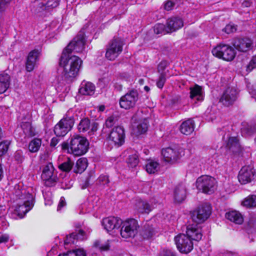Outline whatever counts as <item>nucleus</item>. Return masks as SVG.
<instances>
[{
    "mask_svg": "<svg viewBox=\"0 0 256 256\" xmlns=\"http://www.w3.org/2000/svg\"><path fill=\"white\" fill-rule=\"evenodd\" d=\"M26 137H32L35 135L34 129L29 122H22L21 126Z\"/></svg>",
    "mask_w": 256,
    "mask_h": 256,
    "instance_id": "f704fd0d",
    "label": "nucleus"
},
{
    "mask_svg": "<svg viewBox=\"0 0 256 256\" xmlns=\"http://www.w3.org/2000/svg\"><path fill=\"white\" fill-rule=\"evenodd\" d=\"M7 2L6 0H0V13L2 12Z\"/></svg>",
    "mask_w": 256,
    "mask_h": 256,
    "instance_id": "052dcab7",
    "label": "nucleus"
},
{
    "mask_svg": "<svg viewBox=\"0 0 256 256\" xmlns=\"http://www.w3.org/2000/svg\"><path fill=\"white\" fill-rule=\"evenodd\" d=\"M98 124L96 122H90V120L88 118H85L80 120L78 125V130L80 132H88L90 135L94 134L98 128Z\"/></svg>",
    "mask_w": 256,
    "mask_h": 256,
    "instance_id": "6ab92c4d",
    "label": "nucleus"
},
{
    "mask_svg": "<svg viewBox=\"0 0 256 256\" xmlns=\"http://www.w3.org/2000/svg\"><path fill=\"white\" fill-rule=\"evenodd\" d=\"M9 240V237L7 234H3L0 236V244L6 242Z\"/></svg>",
    "mask_w": 256,
    "mask_h": 256,
    "instance_id": "bf43d9fd",
    "label": "nucleus"
},
{
    "mask_svg": "<svg viewBox=\"0 0 256 256\" xmlns=\"http://www.w3.org/2000/svg\"><path fill=\"white\" fill-rule=\"evenodd\" d=\"M190 96L191 99L198 102H202L204 98V94L202 86L195 84L194 86L190 88Z\"/></svg>",
    "mask_w": 256,
    "mask_h": 256,
    "instance_id": "a878e982",
    "label": "nucleus"
},
{
    "mask_svg": "<svg viewBox=\"0 0 256 256\" xmlns=\"http://www.w3.org/2000/svg\"><path fill=\"white\" fill-rule=\"evenodd\" d=\"M105 110V106L103 105L98 106V110L100 112H103Z\"/></svg>",
    "mask_w": 256,
    "mask_h": 256,
    "instance_id": "774afa93",
    "label": "nucleus"
},
{
    "mask_svg": "<svg viewBox=\"0 0 256 256\" xmlns=\"http://www.w3.org/2000/svg\"><path fill=\"white\" fill-rule=\"evenodd\" d=\"M126 162L129 166L132 168L136 167L139 162L138 154L135 153L130 155L126 160Z\"/></svg>",
    "mask_w": 256,
    "mask_h": 256,
    "instance_id": "a19ab883",
    "label": "nucleus"
},
{
    "mask_svg": "<svg viewBox=\"0 0 256 256\" xmlns=\"http://www.w3.org/2000/svg\"><path fill=\"white\" fill-rule=\"evenodd\" d=\"M212 54L226 61H232L236 56L234 50L230 46L220 44L214 48L212 51Z\"/></svg>",
    "mask_w": 256,
    "mask_h": 256,
    "instance_id": "39448f33",
    "label": "nucleus"
},
{
    "mask_svg": "<svg viewBox=\"0 0 256 256\" xmlns=\"http://www.w3.org/2000/svg\"><path fill=\"white\" fill-rule=\"evenodd\" d=\"M216 180L208 176H202L196 180V188L202 192L211 194L216 189Z\"/></svg>",
    "mask_w": 256,
    "mask_h": 256,
    "instance_id": "6e6552de",
    "label": "nucleus"
},
{
    "mask_svg": "<svg viewBox=\"0 0 256 256\" xmlns=\"http://www.w3.org/2000/svg\"><path fill=\"white\" fill-rule=\"evenodd\" d=\"M74 162L70 158H68L67 160L60 164L58 168L62 171L69 172L72 168Z\"/></svg>",
    "mask_w": 256,
    "mask_h": 256,
    "instance_id": "ea45409f",
    "label": "nucleus"
},
{
    "mask_svg": "<svg viewBox=\"0 0 256 256\" xmlns=\"http://www.w3.org/2000/svg\"><path fill=\"white\" fill-rule=\"evenodd\" d=\"M166 66V62H162L158 66V70H164Z\"/></svg>",
    "mask_w": 256,
    "mask_h": 256,
    "instance_id": "e2e57ef3",
    "label": "nucleus"
},
{
    "mask_svg": "<svg viewBox=\"0 0 256 256\" xmlns=\"http://www.w3.org/2000/svg\"><path fill=\"white\" fill-rule=\"evenodd\" d=\"M135 209L142 214H148L152 210L151 206L146 200L140 199L136 200Z\"/></svg>",
    "mask_w": 256,
    "mask_h": 256,
    "instance_id": "cd10ccee",
    "label": "nucleus"
},
{
    "mask_svg": "<svg viewBox=\"0 0 256 256\" xmlns=\"http://www.w3.org/2000/svg\"><path fill=\"white\" fill-rule=\"evenodd\" d=\"M124 42L118 37H114L108 43L106 52V58L110 60H114L121 54Z\"/></svg>",
    "mask_w": 256,
    "mask_h": 256,
    "instance_id": "20e7f679",
    "label": "nucleus"
},
{
    "mask_svg": "<svg viewBox=\"0 0 256 256\" xmlns=\"http://www.w3.org/2000/svg\"><path fill=\"white\" fill-rule=\"evenodd\" d=\"M120 76L122 80H128V78H130L129 74L126 72L121 74Z\"/></svg>",
    "mask_w": 256,
    "mask_h": 256,
    "instance_id": "0e129e2a",
    "label": "nucleus"
},
{
    "mask_svg": "<svg viewBox=\"0 0 256 256\" xmlns=\"http://www.w3.org/2000/svg\"><path fill=\"white\" fill-rule=\"evenodd\" d=\"M242 134L245 137L250 136L256 132V124L244 122L241 128Z\"/></svg>",
    "mask_w": 256,
    "mask_h": 256,
    "instance_id": "7c9ffc66",
    "label": "nucleus"
},
{
    "mask_svg": "<svg viewBox=\"0 0 256 256\" xmlns=\"http://www.w3.org/2000/svg\"><path fill=\"white\" fill-rule=\"evenodd\" d=\"M251 5V2L249 0H245L242 4V6L244 7H249Z\"/></svg>",
    "mask_w": 256,
    "mask_h": 256,
    "instance_id": "69168bd1",
    "label": "nucleus"
},
{
    "mask_svg": "<svg viewBox=\"0 0 256 256\" xmlns=\"http://www.w3.org/2000/svg\"><path fill=\"white\" fill-rule=\"evenodd\" d=\"M74 120V117L66 114L54 127V132L56 136L63 137L71 130Z\"/></svg>",
    "mask_w": 256,
    "mask_h": 256,
    "instance_id": "423d86ee",
    "label": "nucleus"
},
{
    "mask_svg": "<svg viewBox=\"0 0 256 256\" xmlns=\"http://www.w3.org/2000/svg\"><path fill=\"white\" fill-rule=\"evenodd\" d=\"M232 44L238 51L246 52L252 48L253 42L249 38H236L234 40Z\"/></svg>",
    "mask_w": 256,
    "mask_h": 256,
    "instance_id": "a211bd4d",
    "label": "nucleus"
},
{
    "mask_svg": "<svg viewBox=\"0 0 256 256\" xmlns=\"http://www.w3.org/2000/svg\"><path fill=\"white\" fill-rule=\"evenodd\" d=\"M162 154L164 161L174 164L184 156V150L182 148L169 147L163 148L162 150Z\"/></svg>",
    "mask_w": 256,
    "mask_h": 256,
    "instance_id": "1a4fd4ad",
    "label": "nucleus"
},
{
    "mask_svg": "<svg viewBox=\"0 0 256 256\" xmlns=\"http://www.w3.org/2000/svg\"><path fill=\"white\" fill-rule=\"evenodd\" d=\"M175 4L172 0H168L166 1L164 4V8L166 10H172Z\"/></svg>",
    "mask_w": 256,
    "mask_h": 256,
    "instance_id": "5fc2aeb1",
    "label": "nucleus"
},
{
    "mask_svg": "<svg viewBox=\"0 0 256 256\" xmlns=\"http://www.w3.org/2000/svg\"><path fill=\"white\" fill-rule=\"evenodd\" d=\"M42 144V140L40 138H35L32 140L28 144V150L31 152H37Z\"/></svg>",
    "mask_w": 256,
    "mask_h": 256,
    "instance_id": "4c0bfd02",
    "label": "nucleus"
},
{
    "mask_svg": "<svg viewBox=\"0 0 256 256\" xmlns=\"http://www.w3.org/2000/svg\"><path fill=\"white\" fill-rule=\"evenodd\" d=\"M186 232V236L192 240L198 241L201 240L202 236L201 228L198 224L195 222L187 226Z\"/></svg>",
    "mask_w": 256,
    "mask_h": 256,
    "instance_id": "aec40b11",
    "label": "nucleus"
},
{
    "mask_svg": "<svg viewBox=\"0 0 256 256\" xmlns=\"http://www.w3.org/2000/svg\"><path fill=\"white\" fill-rule=\"evenodd\" d=\"M154 231L152 228L148 227L144 228V229L142 232V234L144 238H151L154 234Z\"/></svg>",
    "mask_w": 256,
    "mask_h": 256,
    "instance_id": "49530a36",
    "label": "nucleus"
},
{
    "mask_svg": "<svg viewBox=\"0 0 256 256\" xmlns=\"http://www.w3.org/2000/svg\"><path fill=\"white\" fill-rule=\"evenodd\" d=\"M114 118L113 117H109L106 120V121L105 124L106 127L110 128L113 126L114 122Z\"/></svg>",
    "mask_w": 256,
    "mask_h": 256,
    "instance_id": "13d9d810",
    "label": "nucleus"
},
{
    "mask_svg": "<svg viewBox=\"0 0 256 256\" xmlns=\"http://www.w3.org/2000/svg\"><path fill=\"white\" fill-rule=\"evenodd\" d=\"M154 30L156 34H166L168 33L167 30V28L162 24H157L154 28Z\"/></svg>",
    "mask_w": 256,
    "mask_h": 256,
    "instance_id": "37998d69",
    "label": "nucleus"
},
{
    "mask_svg": "<svg viewBox=\"0 0 256 256\" xmlns=\"http://www.w3.org/2000/svg\"><path fill=\"white\" fill-rule=\"evenodd\" d=\"M159 168V164L152 160H150L146 165V170L149 174H154Z\"/></svg>",
    "mask_w": 256,
    "mask_h": 256,
    "instance_id": "e433bc0d",
    "label": "nucleus"
},
{
    "mask_svg": "<svg viewBox=\"0 0 256 256\" xmlns=\"http://www.w3.org/2000/svg\"><path fill=\"white\" fill-rule=\"evenodd\" d=\"M124 131L120 126L114 128L109 135V139L112 142L114 145L122 146L124 142Z\"/></svg>",
    "mask_w": 256,
    "mask_h": 256,
    "instance_id": "f3484780",
    "label": "nucleus"
},
{
    "mask_svg": "<svg viewBox=\"0 0 256 256\" xmlns=\"http://www.w3.org/2000/svg\"><path fill=\"white\" fill-rule=\"evenodd\" d=\"M40 54V52L38 50H34L30 52L26 62V70L27 71L31 72L34 70Z\"/></svg>",
    "mask_w": 256,
    "mask_h": 256,
    "instance_id": "b1692460",
    "label": "nucleus"
},
{
    "mask_svg": "<svg viewBox=\"0 0 256 256\" xmlns=\"http://www.w3.org/2000/svg\"><path fill=\"white\" fill-rule=\"evenodd\" d=\"M58 256H86L85 252L82 249L70 251L66 254H60Z\"/></svg>",
    "mask_w": 256,
    "mask_h": 256,
    "instance_id": "c03bdc74",
    "label": "nucleus"
},
{
    "mask_svg": "<svg viewBox=\"0 0 256 256\" xmlns=\"http://www.w3.org/2000/svg\"><path fill=\"white\" fill-rule=\"evenodd\" d=\"M59 140L56 137L52 138L50 142V146H55L58 142Z\"/></svg>",
    "mask_w": 256,
    "mask_h": 256,
    "instance_id": "680f3d73",
    "label": "nucleus"
},
{
    "mask_svg": "<svg viewBox=\"0 0 256 256\" xmlns=\"http://www.w3.org/2000/svg\"><path fill=\"white\" fill-rule=\"evenodd\" d=\"M236 26L232 24H228L224 28V30L227 34H230L236 32Z\"/></svg>",
    "mask_w": 256,
    "mask_h": 256,
    "instance_id": "603ef678",
    "label": "nucleus"
},
{
    "mask_svg": "<svg viewBox=\"0 0 256 256\" xmlns=\"http://www.w3.org/2000/svg\"><path fill=\"white\" fill-rule=\"evenodd\" d=\"M166 24L168 32L171 33L182 28L184 22L179 17H172L168 19Z\"/></svg>",
    "mask_w": 256,
    "mask_h": 256,
    "instance_id": "4be33fe9",
    "label": "nucleus"
},
{
    "mask_svg": "<svg viewBox=\"0 0 256 256\" xmlns=\"http://www.w3.org/2000/svg\"><path fill=\"white\" fill-rule=\"evenodd\" d=\"M132 132L136 136L145 133L148 128V121L146 119L141 120L133 125Z\"/></svg>",
    "mask_w": 256,
    "mask_h": 256,
    "instance_id": "bb28decb",
    "label": "nucleus"
},
{
    "mask_svg": "<svg viewBox=\"0 0 256 256\" xmlns=\"http://www.w3.org/2000/svg\"><path fill=\"white\" fill-rule=\"evenodd\" d=\"M178 249L181 252H190L193 248L192 240L186 234H180L174 238Z\"/></svg>",
    "mask_w": 256,
    "mask_h": 256,
    "instance_id": "ddd939ff",
    "label": "nucleus"
},
{
    "mask_svg": "<svg viewBox=\"0 0 256 256\" xmlns=\"http://www.w3.org/2000/svg\"><path fill=\"white\" fill-rule=\"evenodd\" d=\"M58 4V0H36L34 3L33 10L36 13L48 11L56 8Z\"/></svg>",
    "mask_w": 256,
    "mask_h": 256,
    "instance_id": "4468645a",
    "label": "nucleus"
},
{
    "mask_svg": "<svg viewBox=\"0 0 256 256\" xmlns=\"http://www.w3.org/2000/svg\"><path fill=\"white\" fill-rule=\"evenodd\" d=\"M88 142L86 139L80 136H74L70 144L66 142L62 144V148L68 153L75 156H80L84 154L88 150Z\"/></svg>",
    "mask_w": 256,
    "mask_h": 256,
    "instance_id": "f03ea898",
    "label": "nucleus"
},
{
    "mask_svg": "<svg viewBox=\"0 0 256 256\" xmlns=\"http://www.w3.org/2000/svg\"><path fill=\"white\" fill-rule=\"evenodd\" d=\"M122 224V220L116 217H108L102 220V224L108 232L118 228Z\"/></svg>",
    "mask_w": 256,
    "mask_h": 256,
    "instance_id": "412c9836",
    "label": "nucleus"
},
{
    "mask_svg": "<svg viewBox=\"0 0 256 256\" xmlns=\"http://www.w3.org/2000/svg\"><path fill=\"white\" fill-rule=\"evenodd\" d=\"M138 98V91L132 90L120 98V105L122 108L126 110L130 109L134 106Z\"/></svg>",
    "mask_w": 256,
    "mask_h": 256,
    "instance_id": "f8f14e48",
    "label": "nucleus"
},
{
    "mask_svg": "<svg viewBox=\"0 0 256 256\" xmlns=\"http://www.w3.org/2000/svg\"><path fill=\"white\" fill-rule=\"evenodd\" d=\"M34 204L33 195L28 194L26 199L20 202L16 206L15 208L10 213V216L12 218L18 219L22 218L24 216L30 211Z\"/></svg>",
    "mask_w": 256,
    "mask_h": 256,
    "instance_id": "7ed1b4c3",
    "label": "nucleus"
},
{
    "mask_svg": "<svg viewBox=\"0 0 256 256\" xmlns=\"http://www.w3.org/2000/svg\"><path fill=\"white\" fill-rule=\"evenodd\" d=\"M256 68V54L254 56L247 66L246 70L250 72L254 68Z\"/></svg>",
    "mask_w": 256,
    "mask_h": 256,
    "instance_id": "3c124183",
    "label": "nucleus"
},
{
    "mask_svg": "<svg viewBox=\"0 0 256 256\" xmlns=\"http://www.w3.org/2000/svg\"><path fill=\"white\" fill-rule=\"evenodd\" d=\"M97 182L100 185L105 186L108 184L110 181L107 176L100 175L98 178Z\"/></svg>",
    "mask_w": 256,
    "mask_h": 256,
    "instance_id": "8fccbe9b",
    "label": "nucleus"
},
{
    "mask_svg": "<svg viewBox=\"0 0 256 256\" xmlns=\"http://www.w3.org/2000/svg\"><path fill=\"white\" fill-rule=\"evenodd\" d=\"M95 91V85L84 80L81 82L78 89L79 94L82 96H92L94 94Z\"/></svg>",
    "mask_w": 256,
    "mask_h": 256,
    "instance_id": "5701e85b",
    "label": "nucleus"
},
{
    "mask_svg": "<svg viewBox=\"0 0 256 256\" xmlns=\"http://www.w3.org/2000/svg\"><path fill=\"white\" fill-rule=\"evenodd\" d=\"M159 256H176V253L170 250H164L159 255Z\"/></svg>",
    "mask_w": 256,
    "mask_h": 256,
    "instance_id": "6e6d98bb",
    "label": "nucleus"
},
{
    "mask_svg": "<svg viewBox=\"0 0 256 256\" xmlns=\"http://www.w3.org/2000/svg\"><path fill=\"white\" fill-rule=\"evenodd\" d=\"M242 204L247 208L256 206V196H248L242 202Z\"/></svg>",
    "mask_w": 256,
    "mask_h": 256,
    "instance_id": "58836bf2",
    "label": "nucleus"
},
{
    "mask_svg": "<svg viewBox=\"0 0 256 256\" xmlns=\"http://www.w3.org/2000/svg\"><path fill=\"white\" fill-rule=\"evenodd\" d=\"M226 218L236 224H241L243 222L242 214L236 211H232L226 214Z\"/></svg>",
    "mask_w": 256,
    "mask_h": 256,
    "instance_id": "473e14b6",
    "label": "nucleus"
},
{
    "mask_svg": "<svg viewBox=\"0 0 256 256\" xmlns=\"http://www.w3.org/2000/svg\"><path fill=\"white\" fill-rule=\"evenodd\" d=\"M238 92L234 88H228L221 96L220 102L226 106L232 105L238 98Z\"/></svg>",
    "mask_w": 256,
    "mask_h": 256,
    "instance_id": "2eb2a0df",
    "label": "nucleus"
},
{
    "mask_svg": "<svg viewBox=\"0 0 256 256\" xmlns=\"http://www.w3.org/2000/svg\"><path fill=\"white\" fill-rule=\"evenodd\" d=\"M224 256H238V254L236 252H228Z\"/></svg>",
    "mask_w": 256,
    "mask_h": 256,
    "instance_id": "338daca9",
    "label": "nucleus"
},
{
    "mask_svg": "<svg viewBox=\"0 0 256 256\" xmlns=\"http://www.w3.org/2000/svg\"><path fill=\"white\" fill-rule=\"evenodd\" d=\"M254 170L252 166H244L239 172L238 180L242 184H246L250 182L254 175Z\"/></svg>",
    "mask_w": 256,
    "mask_h": 256,
    "instance_id": "dca6fc26",
    "label": "nucleus"
},
{
    "mask_svg": "<svg viewBox=\"0 0 256 256\" xmlns=\"http://www.w3.org/2000/svg\"><path fill=\"white\" fill-rule=\"evenodd\" d=\"M14 189L15 190V192H14V194L16 197H18L20 200L26 199V195L28 193L26 194L25 190H21L20 188V186L18 184H16L14 186Z\"/></svg>",
    "mask_w": 256,
    "mask_h": 256,
    "instance_id": "79ce46f5",
    "label": "nucleus"
},
{
    "mask_svg": "<svg viewBox=\"0 0 256 256\" xmlns=\"http://www.w3.org/2000/svg\"><path fill=\"white\" fill-rule=\"evenodd\" d=\"M226 146L232 152H236L240 149L238 140L236 137H230L228 138Z\"/></svg>",
    "mask_w": 256,
    "mask_h": 256,
    "instance_id": "72a5a7b5",
    "label": "nucleus"
},
{
    "mask_svg": "<svg viewBox=\"0 0 256 256\" xmlns=\"http://www.w3.org/2000/svg\"><path fill=\"white\" fill-rule=\"evenodd\" d=\"M10 78L7 74H0V94L6 92L10 84Z\"/></svg>",
    "mask_w": 256,
    "mask_h": 256,
    "instance_id": "c756f323",
    "label": "nucleus"
},
{
    "mask_svg": "<svg viewBox=\"0 0 256 256\" xmlns=\"http://www.w3.org/2000/svg\"><path fill=\"white\" fill-rule=\"evenodd\" d=\"M14 158L15 160L18 162H22L24 159L22 152L20 150L16 151L14 154Z\"/></svg>",
    "mask_w": 256,
    "mask_h": 256,
    "instance_id": "864d4df0",
    "label": "nucleus"
},
{
    "mask_svg": "<svg viewBox=\"0 0 256 256\" xmlns=\"http://www.w3.org/2000/svg\"><path fill=\"white\" fill-rule=\"evenodd\" d=\"M10 142L8 140H4L0 142V156L5 154L8 152Z\"/></svg>",
    "mask_w": 256,
    "mask_h": 256,
    "instance_id": "a18cd8bd",
    "label": "nucleus"
},
{
    "mask_svg": "<svg viewBox=\"0 0 256 256\" xmlns=\"http://www.w3.org/2000/svg\"><path fill=\"white\" fill-rule=\"evenodd\" d=\"M84 38L80 33L71 41L63 50L60 60V65L64 69V75L66 78H74L78 74L82 64L81 59L76 56L70 57L72 52L79 53L84 48Z\"/></svg>",
    "mask_w": 256,
    "mask_h": 256,
    "instance_id": "f257e3e1",
    "label": "nucleus"
},
{
    "mask_svg": "<svg viewBox=\"0 0 256 256\" xmlns=\"http://www.w3.org/2000/svg\"><path fill=\"white\" fill-rule=\"evenodd\" d=\"M210 206L208 204H204L191 213V218L194 222L199 224L204 222L210 216Z\"/></svg>",
    "mask_w": 256,
    "mask_h": 256,
    "instance_id": "9b49d317",
    "label": "nucleus"
},
{
    "mask_svg": "<svg viewBox=\"0 0 256 256\" xmlns=\"http://www.w3.org/2000/svg\"><path fill=\"white\" fill-rule=\"evenodd\" d=\"M94 246L95 247L98 248L102 250H108L110 248V245L108 242H106L104 244H102L99 241H96L94 243Z\"/></svg>",
    "mask_w": 256,
    "mask_h": 256,
    "instance_id": "09e8293b",
    "label": "nucleus"
},
{
    "mask_svg": "<svg viewBox=\"0 0 256 256\" xmlns=\"http://www.w3.org/2000/svg\"><path fill=\"white\" fill-rule=\"evenodd\" d=\"M42 180L47 186H52L56 184L58 180L56 170L52 162H46L42 166Z\"/></svg>",
    "mask_w": 256,
    "mask_h": 256,
    "instance_id": "0eeeda50",
    "label": "nucleus"
},
{
    "mask_svg": "<svg viewBox=\"0 0 256 256\" xmlns=\"http://www.w3.org/2000/svg\"><path fill=\"white\" fill-rule=\"evenodd\" d=\"M186 196V190L182 186L176 188L174 192V200L176 202H182Z\"/></svg>",
    "mask_w": 256,
    "mask_h": 256,
    "instance_id": "2f4dec72",
    "label": "nucleus"
},
{
    "mask_svg": "<svg viewBox=\"0 0 256 256\" xmlns=\"http://www.w3.org/2000/svg\"><path fill=\"white\" fill-rule=\"evenodd\" d=\"M66 202L65 198L64 197L62 196L58 206L57 210L60 211L64 206H66Z\"/></svg>",
    "mask_w": 256,
    "mask_h": 256,
    "instance_id": "4d7b16f0",
    "label": "nucleus"
},
{
    "mask_svg": "<svg viewBox=\"0 0 256 256\" xmlns=\"http://www.w3.org/2000/svg\"><path fill=\"white\" fill-rule=\"evenodd\" d=\"M194 121L192 119H188L181 124L180 130L182 134L189 135L194 131Z\"/></svg>",
    "mask_w": 256,
    "mask_h": 256,
    "instance_id": "c85d7f7f",
    "label": "nucleus"
},
{
    "mask_svg": "<svg viewBox=\"0 0 256 256\" xmlns=\"http://www.w3.org/2000/svg\"><path fill=\"white\" fill-rule=\"evenodd\" d=\"M121 225L120 234L122 238H128L134 237L137 233L138 225L135 219L130 218L122 221Z\"/></svg>",
    "mask_w": 256,
    "mask_h": 256,
    "instance_id": "9d476101",
    "label": "nucleus"
},
{
    "mask_svg": "<svg viewBox=\"0 0 256 256\" xmlns=\"http://www.w3.org/2000/svg\"><path fill=\"white\" fill-rule=\"evenodd\" d=\"M85 238L86 235L84 232L82 230H80L66 236V239L64 240V244H74L78 240H82Z\"/></svg>",
    "mask_w": 256,
    "mask_h": 256,
    "instance_id": "393cba45",
    "label": "nucleus"
},
{
    "mask_svg": "<svg viewBox=\"0 0 256 256\" xmlns=\"http://www.w3.org/2000/svg\"><path fill=\"white\" fill-rule=\"evenodd\" d=\"M88 166V161L86 158H81L78 160L76 162V169L74 172L76 173H82Z\"/></svg>",
    "mask_w": 256,
    "mask_h": 256,
    "instance_id": "c9c22d12",
    "label": "nucleus"
},
{
    "mask_svg": "<svg viewBox=\"0 0 256 256\" xmlns=\"http://www.w3.org/2000/svg\"><path fill=\"white\" fill-rule=\"evenodd\" d=\"M166 80V74L164 72L161 73L156 82V86L160 88H162Z\"/></svg>",
    "mask_w": 256,
    "mask_h": 256,
    "instance_id": "de8ad7c7",
    "label": "nucleus"
}]
</instances>
